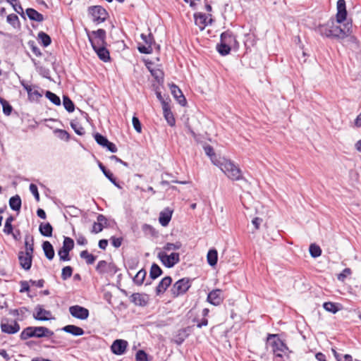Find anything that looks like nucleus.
<instances>
[{
    "label": "nucleus",
    "mask_w": 361,
    "mask_h": 361,
    "mask_svg": "<svg viewBox=\"0 0 361 361\" xmlns=\"http://www.w3.org/2000/svg\"><path fill=\"white\" fill-rule=\"evenodd\" d=\"M62 330L66 333L71 334L73 336H82L85 334L84 330L77 326L69 324L63 326Z\"/></svg>",
    "instance_id": "nucleus-24"
},
{
    "label": "nucleus",
    "mask_w": 361,
    "mask_h": 361,
    "mask_svg": "<svg viewBox=\"0 0 361 361\" xmlns=\"http://www.w3.org/2000/svg\"><path fill=\"white\" fill-rule=\"evenodd\" d=\"M91 36L93 35V39H99L106 40V31L103 29H99L96 31H92Z\"/></svg>",
    "instance_id": "nucleus-54"
},
{
    "label": "nucleus",
    "mask_w": 361,
    "mask_h": 361,
    "mask_svg": "<svg viewBox=\"0 0 361 361\" xmlns=\"http://www.w3.org/2000/svg\"><path fill=\"white\" fill-rule=\"evenodd\" d=\"M18 260L20 264L25 270H29L32 265V255L24 253L20 251L18 253Z\"/></svg>",
    "instance_id": "nucleus-17"
},
{
    "label": "nucleus",
    "mask_w": 361,
    "mask_h": 361,
    "mask_svg": "<svg viewBox=\"0 0 361 361\" xmlns=\"http://www.w3.org/2000/svg\"><path fill=\"white\" fill-rule=\"evenodd\" d=\"M207 17L204 13L195 14V20L196 25H199L201 30H203L207 25L206 20Z\"/></svg>",
    "instance_id": "nucleus-37"
},
{
    "label": "nucleus",
    "mask_w": 361,
    "mask_h": 361,
    "mask_svg": "<svg viewBox=\"0 0 361 361\" xmlns=\"http://www.w3.org/2000/svg\"><path fill=\"white\" fill-rule=\"evenodd\" d=\"M74 247V241L69 237H64L63 246L58 251L60 260L61 261H69L71 259L69 257V252Z\"/></svg>",
    "instance_id": "nucleus-7"
},
{
    "label": "nucleus",
    "mask_w": 361,
    "mask_h": 361,
    "mask_svg": "<svg viewBox=\"0 0 361 361\" xmlns=\"http://www.w3.org/2000/svg\"><path fill=\"white\" fill-rule=\"evenodd\" d=\"M351 274V270L349 268H345L343 270L342 273L339 274L338 276V279L339 281H343L345 278Z\"/></svg>",
    "instance_id": "nucleus-60"
},
{
    "label": "nucleus",
    "mask_w": 361,
    "mask_h": 361,
    "mask_svg": "<svg viewBox=\"0 0 361 361\" xmlns=\"http://www.w3.org/2000/svg\"><path fill=\"white\" fill-rule=\"evenodd\" d=\"M181 243L179 242H177L176 243H167L164 245V246L162 247L161 250L159 251V252H165L169 253V252L178 250L180 248Z\"/></svg>",
    "instance_id": "nucleus-31"
},
{
    "label": "nucleus",
    "mask_w": 361,
    "mask_h": 361,
    "mask_svg": "<svg viewBox=\"0 0 361 361\" xmlns=\"http://www.w3.org/2000/svg\"><path fill=\"white\" fill-rule=\"evenodd\" d=\"M30 190L32 193V195L35 196V198L37 201L39 200V194L38 192V189L36 185L31 183L30 185Z\"/></svg>",
    "instance_id": "nucleus-61"
},
{
    "label": "nucleus",
    "mask_w": 361,
    "mask_h": 361,
    "mask_svg": "<svg viewBox=\"0 0 361 361\" xmlns=\"http://www.w3.org/2000/svg\"><path fill=\"white\" fill-rule=\"evenodd\" d=\"M221 42H224L230 47L238 45L235 36L230 30L225 31L220 36Z\"/></svg>",
    "instance_id": "nucleus-19"
},
{
    "label": "nucleus",
    "mask_w": 361,
    "mask_h": 361,
    "mask_svg": "<svg viewBox=\"0 0 361 361\" xmlns=\"http://www.w3.org/2000/svg\"><path fill=\"white\" fill-rule=\"evenodd\" d=\"M96 271L100 274H106L114 276L118 271V268L114 263H108L105 260H101L97 263Z\"/></svg>",
    "instance_id": "nucleus-8"
},
{
    "label": "nucleus",
    "mask_w": 361,
    "mask_h": 361,
    "mask_svg": "<svg viewBox=\"0 0 361 361\" xmlns=\"http://www.w3.org/2000/svg\"><path fill=\"white\" fill-rule=\"evenodd\" d=\"M20 325L16 321H13V324H8V319L4 318L1 322V330L2 332L8 334H14L20 331Z\"/></svg>",
    "instance_id": "nucleus-10"
},
{
    "label": "nucleus",
    "mask_w": 361,
    "mask_h": 361,
    "mask_svg": "<svg viewBox=\"0 0 361 361\" xmlns=\"http://www.w3.org/2000/svg\"><path fill=\"white\" fill-rule=\"evenodd\" d=\"M71 126L75 133L79 135H82L85 133L84 128L78 122H71Z\"/></svg>",
    "instance_id": "nucleus-52"
},
{
    "label": "nucleus",
    "mask_w": 361,
    "mask_h": 361,
    "mask_svg": "<svg viewBox=\"0 0 361 361\" xmlns=\"http://www.w3.org/2000/svg\"><path fill=\"white\" fill-rule=\"evenodd\" d=\"M347 17V11L345 0L337 1L336 21L338 23H343Z\"/></svg>",
    "instance_id": "nucleus-15"
},
{
    "label": "nucleus",
    "mask_w": 361,
    "mask_h": 361,
    "mask_svg": "<svg viewBox=\"0 0 361 361\" xmlns=\"http://www.w3.org/2000/svg\"><path fill=\"white\" fill-rule=\"evenodd\" d=\"M54 335V332L44 326H28L23 330L20 333V338L23 341H25L30 338H44L51 337Z\"/></svg>",
    "instance_id": "nucleus-2"
},
{
    "label": "nucleus",
    "mask_w": 361,
    "mask_h": 361,
    "mask_svg": "<svg viewBox=\"0 0 361 361\" xmlns=\"http://www.w3.org/2000/svg\"><path fill=\"white\" fill-rule=\"evenodd\" d=\"M80 256L81 258L85 259L87 264H92L96 260V257L92 254L89 253L87 250L82 251Z\"/></svg>",
    "instance_id": "nucleus-41"
},
{
    "label": "nucleus",
    "mask_w": 361,
    "mask_h": 361,
    "mask_svg": "<svg viewBox=\"0 0 361 361\" xmlns=\"http://www.w3.org/2000/svg\"><path fill=\"white\" fill-rule=\"evenodd\" d=\"M111 244L114 247L118 248L121 245L122 238H116L114 236L111 238Z\"/></svg>",
    "instance_id": "nucleus-63"
},
{
    "label": "nucleus",
    "mask_w": 361,
    "mask_h": 361,
    "mask_svg": "<svg viewBox=\"0 0 361 361\" xmlns=\"http://www.w3.org/2000/svg\"><path fill=\"white\" fill-rule=\"evenodd\" d=\"M70 314L75 318L86 319L89 317V310L80 305H73L69 307Z\"/></svg>",
    "instance_id": "nucleus-12"
},
{
    "label": "nucleus",
    "mask_w": 361,
    "mask_h": 361,
    "mask_svg": "<svg viewBox=\"0 0 361 361\" xmlns=\"http://www.w3.org/2000/svg\"><path fill=\"white\" fill-rule=\"evenodd\" d=\"M39 231L43 236L51 237L52 235L53 227L49 222L41 223Z\"/></svg>",
    "instance_id": "nucleus-26"
},
{
    "label": "nucleus",
    "mask_w": 361,
    "mask_h": 361,
    "mask_svg": "<svg viewBox=\"0 0 361 361\" xmlns=\"http://www.w3.org/2000/svg\"><path fill=\"white\" fill-rule=\"evenodd\" d=\"M319 31L322 35L332 38L331 25H322L319 27Z\"/></svg>",
    "instance_id": "nucleus-48"
},
{
    "label": "nucleus",
    "mask_w": 361,
    "mask_h": 361,
    "mask_svg": "<svg viewBox=\"0 0 361 361\" xmlns=\"http://www.w3.org/2000/svg\"><path fill=\"white\" fill-rule=\"evenodd\" d=\"M88 39L94 51L99 47H106V42L105 39H93L90 35H88Z\"/></svg>",
    "instance_id": "nucleus-34"
},
{
    "label": "nucleus",
    "mask_w": 361,
    "mask_h": 361,
    "mask_svg": "<svg viewBox=\"0 0 361 361\" xmlns=\"http://www.w3.org/2000/svg\"><path fill=\"white\" fill-rule=\"evenodd\" d=\"M162 273V270L158 264L155 263L152 264L149 271L151 279H155L161 276Z\"/></svg>",
    "instance_id": "nucleus-39"
},
{
    "label": "nucleus",
    "mask_w": 361,
    "mask_h": 361,
    "mask_svg": "<svg viewBox=\"0 0 361 361\" xmlns=\"http://www.w3.org/2000/svg\"><path fill=\"white\" fill-rule=\"evenodd\" d=\"M63 104L67 111L70 113L74 111L75 105L72 100L68 96H63Z\"/></svg>",
    "instance_id": "nucleus-42"
},
{
    "label": "nucleus",
    "mask_w": 361,
    "mask_h": 361,
    "mask_svg": "<svg viewBox=\"0 0 361 361\" xmlns=\"http://www.w3.org/2000/svg\"><path fill=\"white\" fill-rule=\"evenodd\" d=\"M171 282L172 279L170 276H165L163 278L156 288L157 295L164 293L167 288L171 285Z\"/></svg>",
    "instance_id": "nucleus-22"
},
{
    "label": "nucleus",
    "mask_w": 361,
    "mask_h": 361,
    "mask_svg": "<svg viewBox=\"0 0 361 361\" xmlns=\"http://www.w3.org/2000/svg\"><path fill=\"white\" fill-rule=\"evenodd\" d=\"M127 346L128 342L126 341L116 339L113 342L111 350L114 354L121 355L126 352Z\"/></svg>",
    "instance_id": "nucleus-14"
},
{
    "label": "nucleus",
    "mask_w": 361,
    "mask_h": 361,
    "mask_svg": "<svg viewBox=\"0 0 361 361\" xmlns=\"http://www.w3.org/2000/svg\"><path fill=\"white\" fill-rule=\"evenodd\" d=\"M0 104L2 105L4 114L6 116H9L13 110L11 105L1 97H0Z\"/></svg>",
    "instance_id": "nucleus-46"
},
{
    "label": "nucleus",
    "mask_w": 361,
    "mask_h": 361,
    "mask_svg": "<svg viewBox=\"0 0 361 361\" xmlns=\"http://www.w3.org/2000/svg\"><path fill=\"white\" fill-rule=\"evenodd\" d=\"M94 137L97 143L103 147H104L105 145H106V143H108L109 141L106 137L103 136L99 133H96L94 135Z\"/></svg>",
    "instance_id": "nucleus-50"
},
{
    "label": "nucleus",
    "mask_w": 361,
    "mask_h": 361,
    "mask_svg": "<svg viewBox=\"0 0 361 361\" xmlns=\"http://www.w3.org/2000/svg\"><path fill=\"white\" fill-rule=\"evenodd\" d=\"M163 114L165 119L166 120L168 124L171 126H173L176 123L175 118L171 111L169 104H164Z\"/></svg>",
    "instance_id": "nucleus-23"
},
{
    "label": "nucleus",
    "mask_w": 361,
    "mask_h": 361,
    "mask_svg": "<svg viewBox=\"0 0 361 361\" xmlns=\"http://www.w3.org/2000/svg\"><path fill=\"white\" fill-rule=\"evenodd\" d=\"M14 221V217L13 216H8L5 222L4 232L8 235L11 234L13 233V226L11 224L12 221Z\"/></svg>",
    "instance_id": "nucleus-45"
},
{
    "label": "nucleus",
    "mask_w": 361,
    "mask_h": 361,
    "mask_svg": "<svg viewBox=\"0 0 361 361\" xmlns=\"http://www.w3.org/2000/svg\"><path fill=\"white\" fill-rule=\"evenodd\" d=\"M173 214V210L169 207L165 208L159 214V221L162 226H166L169 224Z\"/></svg>",
    "instance_id": "nucleus-20"
},
{
    "label": "nucleus",
    "mask_w": 361,
    "mask_h": 361,
    "mask_svg": "<svg viewBox=\"0 0 361 361\" xmlns=\"http://www.w3.org/2000/svg\"><path fill=\"white\" fill-rule=\"evenodd\" d=\"M73 274V268L71 266H66L62 269L61 278L66 281L69 279Z\"/></svg>",
    "instance_id": "nucleus-53"
},
{
    "label": "nucleus",
    "mask_w": 361,
    "mask_h": 361,
    "mask_svg": "<svg viewBox=\"0 0 361 361\" xmlns=\"http://www.w3.org/2000/svg\"><path fill=\"white\" fill-rule=\"evenodd\" d=\"M216 49L221 56H226L230 53L231 47L221 42L220 44H217Z\"/></svg>",
    "instance_id": "nucleus-40"
},
{
    "label": "nucleus",
    "mask_w": 361,
    "mask_h": 361,
    "mask_svg": "<svg viewBox=\"0 0 361 361\" xmlns=\"http://www.w3.org/2000/svg\"><path fill=\"white\" fill-rule=\"evenodd\" d=\"M310 255L314 257H318L322 255L320 247L316 244H311L309 248Z\"/></svg>",
    "instance_id": "nucleus-44"
},
{
    "label": "nucleus",
    "mask_w": 361,
    "mask_h": 361,
    "mask_svg": "<svg viewBox=\"0 0 361 361\" xmlns=\"http://www.w3.org/2000/svg\"><path fill=\"white\" fill-rule=\"evenodd\" d=\"M319 31L322 35L332 38L331 25H322L319 27Z\"/></svg>",
    "instance_id": "nucleus-47"
},
{
    "label": "nucleus",
    "mask_w": 361,
    "mask_h": 361,
    "mask_svg": "<svg viewBox=\"0 0 361 361\" xmlns=\"http://www.w3.org/2000/svg\"><path fill=\"white\" fill-rule=\"evenodd\" d=\"M37 70L38 73L44 78H49L50 71L48 68L44 66H38L37 67Z\"/></svg>",
    "instance_id": "nucleus-57"
},
{
    "label": "nucleus",
    "mask_w": 361,
    "mask_h": 361,
    "mask_svg": "<svg viewBox=\"0 0 361 361\" xmlns=\"http://www.w3.org/2000/svg\"><path fill=\"white\" fill-rule=\"evenodd\" d=\"M45 96L55 105L59 106L61 104V99L56 94L50 91H47Z\"/></svg>",
    "instance_id": "nucleus-49"
},
{
    "label": "nucleus",
    "mask_w": 361,
    "mask_h": 361,
    "mask_svg": "<svg viewBox=\"0 0 361 361\" xmlns=\"http://www.w3.org/2000/svg\"><path fill=\"white\" fill-rule=\"evenodd\" d=\"M157 257L166 267L171 268L180 262V255L178 252H158Z\"/></svg>",
    "instance_id": "nucleus-6"
},
{
    "label": "nucleus",
    "mask_w": 361,
    "mask_h": 361,
    "mask_svg": "<svg viewBox=\"0 0 361 361\" xmlns=\"http://www.w3.org/2000/svg\"><path fill=\"white\" fill-rule=\"evenodd\" d=\"M332 38L344 39L350 33V26L349 24L344 25L342 28L340 25L331 24Z\"/></svg>",
    "instance_id": "nucleus-9"
},
{
    "label": "nucleus",
    "mask_w": 361,
    "mask_h": 361,
    "mask_svg": "<svg viewBox=\"0 0 361 361\" xmlns=\"http://www.w3.org/2000/svg\"><path fill=\"white\" fill-rule=\"evenodd\" d=\"M24 89L27 91L30 99L35 100L42 97L38 90H32V87L28 85L23 84Z\"/></svg>",
    "instance_id": "nucleus-35"
},
{
    "label": "nucleus",
    "mask_w": 361,
    "mask_h": 361,
    "mask_svg": "<svg viewBox=\"0 0 361 361\" xmlns=\"http://www.w3.org/2000/svg\"><path fill=\"white\" fill-rule=\"evenodd\" d=\"M323 307L326 311L334 314L339 310V308L337 307V305L331 302H324Z\"/></svg>",
    "instance_id": "nucleus-51"
},
{
    "label": "nucleus",
    "mask_w": 361,
    "mask_h": 361,
    "mask_svg": "<svg viewBox=\"0 0 361 361\" xmlns=\"http://www.w3.org/2000/svg\"><path fill=\"white\" fill-rule=\"evenodd\" d=\"M102 226L99 222H94L92 226V233H98L103 230Z\"/></svg>",
    "instance_id": "nucleus-64"
},
{
    "label": "nucleus",
    "mask_w": 361,
    "mask_h": 361,
    "mask_svg": "<svg viewBox=\"0 0 361 361\" xmlns=\"http://www.w3.org/2000/svg\"><path fill=\"white\" fill-rule=\"evenodd\" d=\"M141 38L145 42L146 45L139 46V51L142 54H151L153 51L152 45L154 42L153 35L151 33H149L148 35L142 34Z\"/></svg>",
    "instance_id": "nucleus-13"
},
{
    "label": "nucleus",
    "mask_w": 361,
    "mask_h": 361,
    "mask_svg": "<svg viewBox=\"0 0 361 361\" xmlns=\"http://www.w3.org/2000/svg\"><path fill=\"white\" fill-rule=\"evenodd\" d=\"M38 38L41 41L42 44L45 47L49 46L51 42V37L44 32H39Z\"/></svg>",
    "instance_id": "nucleus-43"
},
{
    "label": "nucleus",
    "mask_w": 361,
    "mask_h": 361,
    "mask_svg": "<svg viewBox=\"0 0 361 361\" xmlns=\"http://www.w3.org/2000/svg\"><path fill=\"white\" fill-rule=\"evenodd\" d=\"M207 259L208 264L214 267L216 264L217 260H218V253L216 250L215 249H211L209 250L207 255Z\"/></svg>",
    "instance_id": "nucleus-33"
},
{
    "label": "nucleus",
    "mask_w": 361,
    "mask_h": 361,
    "mask_svg": "<svg viewBox=\"0 0 361 361\" xmlns=\"http://www.w3.org/2000/svg\"><path fill=\"white\" fill-rule=\"evenodd\" d=\"M9 206L14 211H19L21 208V199L18 195L11 197L9 200Z\"/></svg>",
    "instance_id": "nucleus-30"
},
{
    "label": "nucleus",
    "mask_w": 361,
    "mask_h": 361,
    "mask_svg": "<svg viewBox=\"0 0 361 361\" xmlns=\"http://www.w3.org/2000/svg\"><path fill=\"white\" fill-rule=\"evenodd\" d=\"M151 74L152 76L158 81L163 80L164 78V73L160 69H152L150 70Z\"/></svg>",
    "instance_id": "nucleus-55"
},
{
    "label": "nucleus",
    "mask_w": 361,
    "mask_h": 361,
    "mask_svg": "<svg viewBox=\"0 0 361 361\" xmlns=\"http://www.w3.org/2000/svg\"><path fill=\"white\" fill-rule=\"evenodd\" d=\"M26 14L31 20L37 22H42L44 20L43 15L39 13L34 8H27L26 10Z\"/></svg>",
    "instance_id": "nucleus-28"
},
{
    "label": "nucleus",
    "mask_w": 361,
    "mask_h": 361,
    "mask_svg": "<svg viewBox=\"0 0 361 361\" xmlns=\"http://www.w3.org/2000/svg\"><path fill=\"white\" fill-rule=\"evenodd\" d=\"M204 150L206 154L209 157L212 162L214 165L216 166L217 165V162H219L222 159L221 157H218L216 156V154L214 153V149H213V147L212 146H210V145L204 146Z\"/></svg>",
    "instance_id": "nucleus-25"
},
{
    "label": "nucleus",
    "mask_w": 361,
    "mask_h": 361,
    "mask_svg": "<svg viewBox=\"0 0 361 361\" xmlns=\"http://www.w3.org/2000/svg\"><path fill=\"white\" fill-rule=\"evenodd\" d=\"M132 123H133V127H134L135 130L137 133H141V131H142V126H141V123L140 122L139 118L137 117H136V116H133V119H132Z\"/></svg>",
    "instance_id": "nucleus-58"
},
{
    "label": "nucleus",
    "mask_w": 361,
    "mask_h": 361,
    "mask_svg": "<svg viewBox=\"0 0 361 361\" xmlns=\"http://www.w3.org/2000/svg\"><path fill=\"white\" fill-rule=\"evenodd\" d=\"M42 249L44 250L46 257L51 260L54 257V250L52 245L49 241H44L42 244Z\"/></svg>",
    "instance_id": "nucleus-27"
},
{
    "label": "nucleus",
    "mask_w": 361,
    "mask_h": 361,
    "mask_svg": "<svg viewBox=\"0 0 361 361\" xmlns=\"http://www.w3.org/2000/svg\"><path fill=\"white\" fill-rule=\"evenodd\" d=\"M88 14L97 25L104 22L109 16L105 8L101 6H92L88 8Z\"/></svg>",
    "instance_id": "nucleus-4"
},
{
    "label": "nucleus",
    "mask_w": 361,
    "mask_h": 361,
    "mask_svg": "<svg viewBox=\"0 0 361 361\" xmlns=\"http://www.w3.org/2000/svg\"><path fill=\"white\" fill-rule=\"evenodd\" d=\"M171 94L177 102L183 106H185L187 102L180 89L176 85L172 84L170 86Z\"/></svg>",
    "instance_id": "nucleus-18"
},
{
    "label": "nucleus",
    "mask_w": 361,
    "mask_h": 361,
    "mask_svg": "<svg viewBox=\"0 0 361 361\" xmlns=\"http://www.w3.org/2000/svg\"><path fill=\"white\" fill-rule=\"evenodd\" d=\"M216 166L219 167L227 177L232 180H239L242 178L240 169L231 160L222 158L219 162H217Z\"/></svg>",
    "instance_id": "nucleus-3"
},
{
    "label": "nucleus",
    "mask_w": 361,
    "mask_h": 361,
    "mask_svg": "<svg viewBox=\"0 0 361 361\" xmlns=\"http://www.w3.org/2000/svg\"><path fill=\"white\" fill-rule=\"evenodd\" d=\"M267 345L271 347V351L276 357L283 358V355L288 357V354L292 353L291 350H289L286 344L280 338L279 334H268Z\"/></svg>",
    "instance_id": "nucleus-1"
},
{
    "label": "nucleus",
    "mask_w": 361,
    "mask_h": 361,
    "mask_svg": "<svg viewBox=\"0 0 361 361\" xmlns=\"http://www.w3.org/2000/svg\"><path fill=\"white\" fill-rule=\"evenodd\" d=\"M191 286V281L188 278H183L177 281L172 286L171 292L174 298L185 294Z\"/></svg>",
    "instance_id": "nucleus-5"
},
{
    "label": "nucleus",
    "mask_w": 361,
    "mask_h": 361,
    "mask_svg": "<svg viewBox=\"0 0 361 361\" xmlns=\"http://www.w3.org/2000/svg\"><path fill=\"white\" fill-rule=\"evenodd\" d=\"M51 312L44 310L41 305H37L35 309L33 317L39 321H47L50 319Z\"/></svg>",
    "instance_id": "nucleus-16"
},
{
    "label": "nucleus",
    "mask_w": 361,
    "mask_h": 361,
    "mask_svg": "<svg viewBox=\"0 0 361 361\" xmlns=\"http://www.w3.org/2000/svg\"><path fill=\"white\" fill-rule=\"evenodd\" d=\"M156 95L159 101L161 103L162 107L164 104H169L170 99L169 98L164 99L160 92L156 91Z\"/></svg>",
    "instance_id": "nucleus-62"
},
{
    "label": "nucleus",
    "mask_w": 361,
    "mask_h": 361,
    "mask_svg": "<svg viewBox=\"0 0 361 361\" xmlns=\"http://www.w3.org/2000/svg\"><path fill=\"white\" fill-rule=\"evenodd\" d=\"M188 334L186 332L185 329H179L177 331L176 335L173 338V342L177 345H180L183 343L185 338L188 337Z\"/></svg>",
    "instance_id": "nucleus-29"
},
{
    "label": "nucleus",
    "mask_w": 361,
    "mask_h": 361,
    "mask_svg": "<svg viewBox=\"0 0 361 361\" xmlns=\"http://www.w3.org/2000/svg\"><path fill=\"white\" fill-rule=\"evenodd\" d=\"M147 272L144 269H140L133 278V281L135 284L140 286L146 277Z\"/></svg>",
    "instance_id": "nucleus-38"
},
{
    "label": "nucleus",
    "mask_w": 361,
    "mask_h": 361,
    "mask_svg": "<svg viewBox=\"0 0 361 361\" xmlns=\"http://www.w3.org/2000/svg\"><path fill=\"white\" fill-rule=\"evenodd\" d=\"M55 132L58 133V137L61 140H68L70 138L68 133L64 130L58 129Z\"/></svg>",
    "instance_id": "nucleus-59"
},
{
    "label": "nucleus",
    "mask_w": 361,
    "mask_h": 361,
    "mask_svg": "<svg viewBox=\"0 0 361 361\" xmlns=\"http://www.w3.org/2000/svg\"><path fill=\"white\" fill-rule=\"evenodd\" d=\"M130 302L138 306H145L147 303V298L145 295L138 293H133L130 297Z\"/></svg>",
    "instance_id": "nucleus-21"
},
{
    "label": "nucleus",
    "mask_w": 361,
    "mask_h": 361,
    "mask_svg": "<svg viewBox=\"0 0 361 361\" xmlns=\"http://www.w3.org/2000/svg\"><path fill=\"white\" fill-rule=\"evenodd\" d=\"M136 361H148L147 354L142 350H139L135 355Z\"/></svg>",
    "instance_id": "nucleus-56"
},
{
    "label": "nucleus",
    "mask_w": 361,
    "mask_h": 361,
    "mask_svg": "<svg viewBox=\"0 0 361 361\" xmlns=\"http://www.w3.org/2000/svg\"><path fill=\"white\" fill-rule=\"evenodd\" d=\"M99 167L103 172L104 175L116 187L119 188V185L116 182V179L114 178L113 173L107 170L106 167L101 163L99 162Z\"/></svg>",
    "instance_id": "nucleus-32"
},
{
    "label": "nucleus",
    "mask_w": 361,
    "mask_h": 361,
    "mask_svg": "<svg viewBox=\"0 0 361 361\" xmlns=\"http://www.w3.org/2000/svg\"><path fill=\"white\" fill-rule=\"evenodd\" d=\"M221 289L216 288L210 291L207 298V301L210 304L218 306L224 301V296Z\"/></svg>",
    "instance_id": "nucleus-11"
},
{
    "label": "nucleus",
    "mask_w": 361,
    "mask_h": 361,
    "mask_svg": "<svg viewBox=\"0 0 361 361\" xmlns=\"http://www.w3.org/2000/svg\"><path fill=\"white\" fill-rule=\"evenodd\" d=\"M94 51L97 53L98 57L102 61H103L104 62H106V61H109L110 55H109V52L107 50V49L106 48V47H99V49H97Z\"/></svg>",
    "instance_id": "nucleus-36"
}]
</instances>
